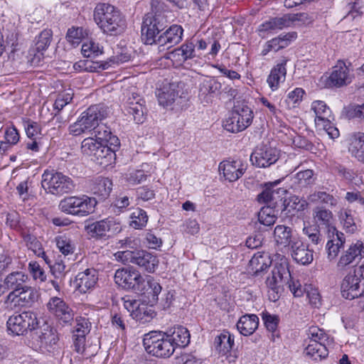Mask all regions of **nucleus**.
Instances as JSON below:
<instances>
[{
    "mask_svg": "<svg viewBox=\"0 0 364 364\" xmlns=\"http://www.w3.org/2000/svg\"><path fill=\"white\" fill-rule=\"evenodd\" d=\"M114 278L118 286L124 289L147 294L148 298H151V302L158 301V296L162 289L159 283L152 277L142 276L139 271L132 267L117 269Z\"/></svg>",
    "mask_w": 364,
    "mask_h": 364,
    "instance_id": "nucleus-1",
    "label": "nucleus"
},
{
    "mask_svg": "<svg viewBox=\"0 0 364 364\" xmlns=\"http://www.w3.org/2000/svg\"><path fill=\"white\" fill-rule=\"evenodd\" d=\"M94 20L103 33L117 35L126 28V20L119 9L108 4H98L94 10Z\"/></svg>",
    "mask_w": 364,
    "mask_h": 364,
    "instance_id": "nucleus-2",
    "label": "nucleus"
},
{
    "mask_svg": "<svg viewBox=\"0 0 364 364\" xmlns=\"http://www.w3.org/2000/svg\"><path fill=\"white\" fill-rule=\"evenodd\" d=\"M108 115L107 107L102 105H94L83 112L78 119L69 127V132L73 136L94 131L99 122Z\"/></svg>",
    "mask_w": 364,
    "mask_h": 364,
    "instance_id": "nucleus-3",
    "label": "nucleus"
},
{
    "mask_svg": "<svg viewBox=\"0 0 364 364\" xmlns=\"http://www.w3.org/2000/svg\"><path fill=\"white\" fill-rule=\"evenodd\" d=\"M41 186L47 193L57 196L70 193L75 188L72 178L54 170L44 171Z\"/></svg>",
    "mask_w": 364,
    "mask_h": 364,
    "instance_id": "nucleus-4",
    "label": "nucleus"
},
{
    "mask_svg": "<svg viewBox=\"0 0 364 364\" xmlns=\"http://www.w3.org/2000/svg\"><path fill=\"white\" fill-rule=\"evenodd\" d=\"M143 345L147 353L156 357H170L175 348L164 332L151 331L144 335Z\"/></svg>",
    "mask_w": 364,
    "mask_h": 364,
    "instance_id": "nucleus-5",
    "label": "nucleus"
},
{
    "mask_svg": "<svg viewBox=\"0 0 364 364\" xmlns=\"http://www.w3.org/2000/svg\"><path fill=\"white\" fill-rule=\"evenodd\" d=\"M114 256L119 262L134 264L150 273L155 271L159 264L157 257L145 250L119 251Z\"/></svg>",
    "mask_w": 364,
    "mask_h": 364,
    "instance_id": "nucleus-6",
    "label": "nucleus"
},
{
    "mask_svg": "<svg viewBox=\"0 0 364 364\" xmlns=\"http://www.w3.org/2000/svg\"><path fill=\"white\" fill-rule=\"evenodd\" d=\"M96 204L95 198L87 196H70L61 200L58 207L65 213L83 217L93 213Z\"/></svg>",
    "mask_w": 364,
    "mask_h": 364,
    "instance_id": "nucleus-7",
    "label": "nucleus"
},
{
    "mask_svg": "<svg viewBox=\"0 0 364 364\" xmlns=\"http://www.w3.org/2000/svg\"><path fill=\"white\" fill-rule=\"evenodd\" d=\"M253 112L246 105L237 102L230 116L223 122L224 128L230 132L237 133L247 129L252 123Z\"/></svg>",
    "mask_w": 364,
    "mask_h": 364,
    "instance_id": "nucleus-8",
    "label": "nucleus"
},
{
    "mask_svg": "<svg viewBox=\"0 0 364 364\" xmlns=\"http://www.w3.org/2000/svg\"><path fill=\"white\" fill-rule=\"evenodd\" d=\"M166 23L167 21L164 14L154 15L153 13L146 14L141 26V35L145 43L156 44L158 36L166 28Z\"/></svg>",
    "mask_w": 364,
    "mask_h": 364,
    "instance_id": "nucleus-9",
    "label": "nucleus"
},
{
    "mask_svg": "<svg viewBox=\"0 0 364 364\" xmlns=\"http://www.w3.org/2000/svg\"><path fill=\"white\" fill-rule=\"evenodd\" d=\"M38 326L37 316L31 311L14 314L7 321L8 331L17 336L23 335L28 330L36 329Z\"/></svg>",
    "mask_w": 364,
    "mask_h": 364,
    "instance_id": "nucleus-10",
    "label": "nucleus"
},
{
    "mask_svg": "<svg viewBox=\"0 0 364 364\" xmlns=\"http://www.w3.org/2000/svg\"><path fill=\"white\" fill-rule=\"evenodd\" d=\"M38 290L28 284L14 294H8L4 304L10 307H31L38 299Z\"/></svg>",
    "mask_w": 364,
    "mask_h": 364,
    "instance_id": "nucleus-11",
    "label": "nucleus"
},
{
    "mask_svg": "<svg viewBox=\"0 0 364 364\" xmlns=\"http://www.w3.org/2000/svg\"><path fill=\"white\" fill-rule=\"evenodd\" d=\"M364 257V243L358 240L351 244L348 248L344 250L336 264V267L339 272L346 271L348 268L355 266Z\"/></svg>",
    "mask_w": 364,
    "mask_h": 364,
    "instance_id": "nucleus-12",
    "label": "nucleus"
},
{
    "mask_svg": "<svg viewBox=\"0 0 364 364\" xmlns=\"http://www.w3.org/2000/svg\"><path fill=\"white\" fill-rule=\"evenodd\" d=\"M127 113L132 115L136 124H142L146 119V108L144 99L136 92H131L124 103Z\"/></svg>",
    "mask_w": 364,
    "mask_h": 364,
    "instance_id": "nucleus-13",
    "label": "nucleus"
},
{
    "mask_svg": "<svg viewBox=\"0 0 364 364\" xmlns=\"http://www.w3.org/2000/svg\"><path fill=\"white\" fill-rule=\"evenodd\" d=\"M88 233L93 237H102L107 233L117 234L122 230L120 223L114 218H107L87 226Z\"/></svg>",
    "mask_w": 364,
    "mask_h": 364,
    "instance_id": "nucleus-14",
    "label": "nucleus"
},
{
    "mask_svg": "<svg viewBox=\"0 0 364 364\" xmlns=\"http://www.w3.org/2000/svg\"><path fill=\"white\" fill-rule=\"evenodd\" d=\"M218 169L225 180L230 182L237 181L247 170V164L240 159L225 160L220 163Z\"/></svg>",
    "mask_w": 364,
    "mask_h": 364,
    "instance_id": "nucleus-15",
    "label": "nucleus"
},
{
    "mask_svg": "<svg viewBox=\"0 0 364 364\" xmlns=\"http://www.w3.org/2000/svg\"><path fill=\"white\" fill-rule=\"evenodd\" d=\"M278 159L277 150L267 145L257 148L250 156L252 164L259 168L269 167L274 164Z\"/></svg>",
    "mask_w": 364,
    "mask_h": 364,
    "instance_id": "nucleus-16",
    "label": "nucleus"
},
{
    "mask_svg": "<svg viewBox=\"0 0 364 364\" xmlns=\"http://www.w3.org/2000/svg\"><path fill=\"white\" fill-rule=\"evenodd\" d=\"M97 281V271L94 268H88L77 273L73 284L76 290L81 294H85L95 287Z\"/></svg>",
    "mask_w": 364,
    "mask_h": 364,
    "instance_id": "nucleus-17",
    "label": "nucleus"
},
{
    "mask_svg": "<svg viewBox=\"0 0 364 364\" xmlns=\"http://www.w3.org/2000/svg\"><path fill=\"white\" fill-rule=\"evenodd\" d=\"M183 29L181 26L173 24L158 36L157 45L159 51L170 48L178 44L183 38Z\"/></svg>",
    "mask_w": 364,
    "mask_h": 364,
    "instance_id": "nucleus-18",
    "label": "nucleus"
},
{
    "mask_svg": "<svg viewBox=\"0 0 364 364\" xmlns=\"http://www.w3.org/2000/svg\"><path fill=\"white\" fill-rule=\"evenodd\" d=\"M222 89V84L215 77L204 79L199 85L198 97L201 103L209 104L218 96Z\"/></svg>",
    "mask_w": 364,
    "mask_h": 364,
    "instance_id": "nucleus-19",
    "label": "nucleus"
},
{
    "mask_svg": "<svg viewBox=\"0 0 364 364\" xmlns=\"http://www.w3.org/2000/svg\"><path fill=\"white\" fill-rule=\"evenodd\" d=\"M291 273L289 269V264L286 259H281L280 263H277L272 271V276L267 279V287H273L276 285L282 286L291 280Z\"/></svg>",
    "mask_w": 364,
    "mask_h": 364,
    "instance_id": "nucleus-20",
    "label": "nucleus"
},
{
    "mask_svg": "<svg viewBox=\"0 0 364 364\" xmlns=\"http://www.w3.org/2000/svg\"><path fill=\"white\" fill-rule=\"evenodd\" d=\"M328 240L326 245L327 257L330 261L338 256L341 249L346 242L344 234L338 231L335 227H330L328 230Z\"/></svg>",
    "mask_w": 364,
    "mask_h": 364,
    "instance_id": "nucleus-21",
    "label": "nucleus"
},
{
    "mask_svg": "<svg viewBox=\"0 0 364 364\" xmlns=\"http://www.w3.org/2000/svg\"><path fill=\"white\" fill-rule=\"evenodd\" d=\"M47 308L50 314L63 323H68L73 318V311L61 298H50Z\"/></svg>",
    "mask_w": 364,
    "mask_h": 364,
    "instance_id": "nucleus-22",
    "label": "nucleus"
},
{
    "mask_svg": "<svg viewBox=\"0 0 364 364\" xmlns=\"http://www.w3.org/2000/svg\"><path fill=\"white\" fill-rule=\"evenodd\" d=\"M353 74L343 60H338L329 76V83L335 87H341L351 82Z\"/></svg>",
    "mask_w": 364,
    "mask_h": 364,
    "instance_id": "nucleus-23",
    "label": "nucleus"
},
{
    "mask_svg": "<svg viewBox=\"0 0 364 364\" xmlns=\"http://www.w3.org/2000/svg\"><path fill=\"white\" fill-rule=\"evenodd\" d=\"M360 280L355 274L350 272L343 279L341 283L342 296L347 299H353L358 298L362 295L363 291L360 289Z\"/></svg>",
    "mask_w": 364,
    "mask_h": 364,
    "instance_id": "nucleus-24",
    "label": "nucleus"
},
{
    "mask_svg": "<svg viewBox=\"0 0 364 364\" xmlns=\"http://www.w3.org/2000/svg\"><path fill=\"white\" fill-rule=\"evenodd\" d=\"M274 239L277 245L290 248L299 237L291 228L278 225L274 230Z\"/></svg>",
    "mask_w": 364,
    "mask_h": 364,
    "instance_id": "nucleus-25",
    "label": "nucleus"
},
{
    "mask_svg": "<svg viewBox=\"0 0 364 364\" xmlns=\"http://www.w3.org/2000/svg\"><path fill=\"white\" fill-rule=\"evenodd\" d=\"M8 294H14L28 284V275L22 271H14L7 274L4 279Z\"/></svg>",
    "mask_w": 364,
    "mask_h": 364,
    "instance_id": "nucleus-26",
    "label": "nucleus"
},
{
    "mask_svg": "<svg viewBox=\"0 0 364 364\" xmlns=\"http://www.w3.org/2000/svg\"><path fill=\"white\" fill-rule=\"evenodd\" d=\"M166 336L173 344L176 349L177 347L183 348L190 343V333L188 330L181 326H173L164 332Z\"/></svg>",
    "mask_w": 364,
    "mask_h": 364,
    "instance_id": "nucleus-27",
    "label": "nucleus"
},
{
    "mask_svg": "<svg viewBox=\"0 0 364 364\" xmlns=\"http://www.w3.org/2000/svg\"><path fill=\"white\" fill-rule=\"evenodd\" d=\"M296 37V34L295 33L281 34L279 36L266 42L261 54L264 56L270 51L277 52L279 50L287 47L290 42L295 39Z\"/></svg>",
    "mask_w": 364,
    "mask_h": 364,
    "instance_id": "nucleus-28",
    "label": "nucleus"
},
{
    "mask_svg": "<svg viewBox=\"0 0 364 364\" xmlns=\"http://www.w3.org/2000/svg\"><path fill=\"white\" fill-rule=\"evenodd\" d=\"M287 59L283 58L271 70L267 77V82L272 91L277 90L281 82H284L287 75L286 65Z\"/></svg>",
    "mask_w": 364,
    "mask_h": 364,
    "instance_id": "nucleus-29",
    "label": "nucleus"
},
{
    "mask_svg": "<svg viewBox=\"0 0 364 364\" xmlns=\"http://www.w3.org/2000/svg\"><path fill=\"white\" fill-rule=\"evenodd\" d=\"M291 257L297 263L307 265L311 263L314 259L313 252L299 238L290 247Z\"/></svg>",
    "mask_w": 364,
    "mask_h": 364,
    "instance_id": "nucleus-30",
    "label": "nucleus"
},
{
    "mask_svg": "<svg viewBox=\"0 0 364 364\" xmlns=\"http://www.w3.org/2000/svg\"><path fill=\"white\" fill-rule=\"evenodd\" d=\"M271 264L272 259L268 253L258 252L250 259L248 269L250 273L259 275L268 269Z\"/></svg>",
    "mask_w": 364,
    "mask_h": 364,
    "instance_id": "nucleus-31",
    "label": "nucleus"
},
{
    "mask_svg": "<svg viewBox=\"0 0 364 364\" xmlns=\"http://www.w3.org/2000/svg\"><path fill=\"white\" fill-rule=\"evenodd\" d=\"M292 21L293 20L288 16L272 18L262 23L259 26L258 31L260 36L266 32L274 33L290 26Z\"/></svg>",
    "mask_w": 364,
    "mask_h": 364,
    "instance_id": "nucleus-32",
    "label": "nucleus"
},
{
    "mask_svg": "<svg viewBox=\"0 0 364 364\" xmlns=\"http://www.w3.org/2000/svg\"><path fill=\"white\" fill-rule=\"evenodd\" d=\"M259 318L255 314H245L237 323L239 332L245 336L252 335L258 328Z\"/></svg>",
    "mask_w": 364,
    "mask_h": 364,
    "instance_id": "nucleus-33",
    "label": "nucleus"
},
{
    "mask_svg": "<svg viewBox=\"0 0 364 364\" xmlns=\"http://www.w3.org/2000/svg\"><path fill=\"white\" fill-rule=\"evenodd\" d=\"M311 109L314 112L315 124L317 127L321 126H326L328 124V117L331 115V110L329 107L323 101L316 100L312 102Z\"/></svg>",
    "mask_w": 364,
    "mask_h": 364,
    "instance_id": "nucleus-34",
    "label": "nucleus"
},
{
    "mask_svg": "<svg viewBox=\"0 0 364 364\" xmlns=\"http://www.w3.org/2000/svg\"><path fill=\"white\" fill-rule=\"evenodd\" d=\"M36 341L40 348L47 349L57 343L58 336L55 330L46 326L43 330L37 332Z\"/></svg>",
    "mask_w": 364,
    "mask_h": 364,
    "instance_id": "nucleus-35",
    "label": "nucleus"
},
{
    "mask_svg": "<svg viewBox=\"0 0 364 364\" xmlns=\"http://www.w3.org/2000/svg\"><path fill=\"white\" fill-rule=\"evenodd\" d=\"M328 346L326 343L310 341L304 350V353L313 360H321L328 355Z\"/></svg>",
    "mask_w": 364,
    "mask_h": 364,
    "instance_id": "nucleus-36",
    "label": "nucleus"
},
{
    "mask_svg": "<svg viewBox=\"0 0 364 364\" xmlns=\"http://www.w3.org/2000/svg\"><path fill=\"white\" fill-rule=\"evenodd\" d=\"M112 189V183L107 178H97L92 183L91 191L95 195L101 197L102 199L109 196Z\"/></svg>",
    "mask_w": 364,
    "mask_h": 364,
    "instance_id": "nucleus-37",
    "label": "nucleus"
},
{
    "mask_svg": "<svg viewBox=\"0 0 364 364\" xmlns=\"http://www.w3.org/2000/svg\"><path fill=\"white\" fill-rule=\"evenodd\" d=\"M349 151L358 161L364 163L363 133H355L351 136Z\"/></svg>",
    "mask_w": 364,
    "mask_h": 364,
    "instance_id": "nucleus-38",
    "label": "nucleus"
},
{
    "mask_svg": "<svg viewBox=\"0 0 364 364\" xmlns=\"http://www.w3.org/2000/svg\"><path fill=\"white\" fill-rule=\"evenodd\" d=\"M23 241L28 250L37 257L43 258L46 264H50V260L43 250L42 244L36 236L26 234L23 235Z\"/></svg>",
    "mask_w": 364,
    "mask_h": 364,
    "instance_id": "nucleus-39",
    "label": "nucleus"
},
{
    "mask_svg": "<svg viewBox=\"0 0 364 364\" xmlns=\"http://www.w3.org/2000/svg\"><path fill=\"white\" fill-rule=\"evenodd\" d=\"M308 200L312 203H321L331 208L336 207L338 203L337 198L326 191H315L308 196Z\"/></svg>",
    "mask_w": 364,
    "mask_h": 364,
    "instance_id": "nucleus-40",
    "label": "nucleus"
},
{
    "mask_svg": "<svg viewBox=\"0 0 364 364\" xmlns=\"http://www.w3.org/2000/svg\"><path fill=\"white\" fill-rule=\"evenodd\" d=\"M338 216L343 229L350 233H353L357 230L352 210L348 208H342L338 213Z\"/></svg>",
    "mask_w": 364,
    "mask_h": 364,
    "instance_id": "nucleus-41",
    "label": "nucleus"
},
{
    "mask_svg": "<svg viewBox=\"0 0 364 364\" xmlns=\"http://www.w3.org/2000/svg\"><path fill=\"white\" fill-rule=\"evenodd\" d=\"M313 219L314 222L319 225L328 226V228L331 227V222L333 219L332 212L323 207L317 206L314 208Z\"/></svg>",
    "mask_w": 364,
    "mask_h": 364,
    "instance_id": "nucleus-42",
    "label": "nucleus"
},
{
    "mask_svg": "<svg viewBox=\"0 0 364 364\" xmlns=\"http://www.w3.org/2000/svg\"><path fill=\"white\" fill-rule=\"evenodd\" d=\"M215 346L216 349L223 354H226L232 348L234 344V338H232L230 333L224 331L215 339Z\"/></svg>",
    "mask_w": 364,
    "mask_h": 364,
    "instance_id": "nucleus-43",
    "label": "nucleus"
},
{
    "mask_svg": "<svg viewBox=\"0 0 364 364\" xmlns=\"http://www.w3.org/2000/svg\"><path fill=\"white\" fill-rule=\"evenodd\" d=\"M155 316L156 313L152 308L144 304H139L132 314L133 318L143 323L150 321Z\"/></svg>",
    "mask_w": 364,
    "mask_h": 364,
    "instance_id": "nucleus-44",
    "label": "nucleus"
},
{
    "mask_svg": "<svg viewBox=\"0 0 364 364\" xmlns=\"http://www.w3.org/2000/svg\"><path fill=\"white\" fill-rule=\"evenodd\" d=\"M53 32L50 29H44L36 38L35 47L38 53L46 50L52 41Z\"/></svg>",
    "mask_w": 364,
    "mask_h": 364,
    "instance_id": "nucleus-45",
    "label": "nucleus"
},
{
    "mask_svg": "<svg viewBox=\"0 0 364 364\" xmlns=\"http://www.w3.org/2000/svg\"><path fill=\"white\" fill-rule=\"evenodd\" d=\"M277 218V211L269 206L262 208L258 213V220L264 225L270 226L274 225Z\"/></svg>",
    "mask_w": 364,
    "mask_h": 364,
    "instance_id": "nucleus-46",
    "label": "nucleus"
},
{
    "mask_svg": "<svg viewBox=\"0 0 364 364\" xmlns=\"http://www.w3.org/2000/svg\"><path fill=\"white\" fill-rule=\"evenodd\" d=\"M56 246L65 256L72 255L75 250L74 242L65 235H60L55 238Z\"/></svg>",
    "mask_w": 364,
    "mask_h": 364,
    "instance_id": "nucleus-47",
    "label": "nucleus"
},
{
    "mask_svg": "<svg viewBox=\"0 0 364 364\" xmlns=\"http://www.w3.org/2000/svg\"><path fill=\"white\" fill-rule=\"evenodd\" d=\"M82 54L87 58H95L102 53V47L92 40H87L82 45Z\"/></svg>",
    "mask_w": 364,
    "mask_h": 364,
    "instance_id": "nucleus-48",
    "label": "nucleus"
},
{
    "mask_svg": "<svg viewBox=\"0 0 364 364\" xmlns=\"http://www.w3.org/2000/svg\"><path fill=\"white\" fill-rule=\"evenodd\" d=\"M308 335L310 338V341L326 343L328 346H331L333 342V339L329 338L323 329L316 326L310 327Z\"/></svg>",
    "mask_w": 364,
    "mask_h": 364,
    "instance_id": "nucleus-49",
    "label": "nucleus"
},
{
    "mask_svg": "<svg viewBox=\"0 0 364 364\" xmlns=\"http://www.w3.org/2000/svg\"><path fill=\"white\" fill-rule=\"evenodd\" d=\"M148 221L146 213L141 209L136 208L131 215L130 225L135 229H141L144 227Z\"/></svg>",
    "mask_w": 364,
    "mask_h": 364,
    "instance_id": "nucleus-50",
    "label": "nucleus"
},
{
    "mask_svg": "<svg viewBox=\"0 0 364 364\" xmlns=\"http://www.w3.org/2000/svg\"><path fill=\"white\" fill-rule=\"evenodd\" d=\"M178 95V92L174 89L169 87L158 94V100L163 107H168L175 102Z\"/></svg>",
    "mask_w": 364,
    "mask_h": 364,
    "instance_id": "nucleus-51",
    "label": "nucleus"
},
{
    "mask_svg": "<svg viewBox=\"0 0 364 364\" xmlns=\"http://www.w3.org/2000/svg\"><path fill=\"white\" fill-rule=\"evenodd\" d=\"M102 143L96 138L88 137L82 142L81 149L84 154L92 156Z\"/></svg>",
    "mask_w": 364,
    "mask_h": 364,
    "instance_id": "nucleus-52",
    "label": "nucleus"
},
{
    "mask_svg": "<svg viewBox=\"0 0 364 364\" xmlns=\"http://www.w3.org/2000/svg\"><path fill=\"white\" fill-rule=\"evenodd\" d=\"M87 35V32L81 27H73L69 28L66 35V38L73 46L78 45L80 41Z\"/></svg>",
    "mask_w": 364,
    "mask_h": 364,
    "instance_id": "nucleus-53",
    "label": "nucleus"
},
{
    "mask_svg": "<svg viewBox=\"0 0 364 364\" xmlns=\"http://www.w3.org/2000/svg\"><path fill=\"white\" fill-rule=\"evenodd\" d=\"M314 171L311 169L299 171L296 174L295 181L300 187L311 185L314 183Z\"/></svg>",
    "mask_w": 364,
    "mask_h": 364,
    "instance_id": "nucleus-54",
    "label": "nucleus"
},
{
    "mask_svg": "<svg viewBox=\"0 0 364 364\" xmlns=\"http://www.w3.org/2000/svg\"><path fill=\"white\" fill-rule=\"evenodd\" d=\"M28 269L34 280H38L41 282L46 281V274L37 262H29Z\"/></svg>",
    "mask_w": 364,
    "mask_h": 364,
    "instance_id": "nucleus-55",
    "label": "nucleus"
},
{
    "mask_svg": "<svg viewBox=\"0 0 364 364\" xmlns=\"http://www.w3.org/2000/svg\"><path fill=\"white\" fill-rule=\"evenodd\" d=\"M90 331V323L85 318L80 317L76 319V326L75 327L73 336H84Z\"/></svg>",
    "mask_w": 364,
    "mask_h": 364,
    "instance_id": "nucleus-56",
    "label": "nucleus"
},
{
    "mask_svg": "<svg viewBox=\"0 0 364 364\" xmlns=\"http://www.w3.org/2000/svg\"><path fill=\"white\" fill-rule=\"evenodd\" d=\"M303 232L314 245H318L322 240V236L320 233V230L314 225L304 227Z\"/></svg>",
    "mask_w": 364,
    "mask_h": 364,
    "instance_id": "nucleus-57",
    "label": "nucleus"
},
{
    "mask_svg": "<svg viewBox=\"0 0 364 364\" xmlns=\"http://www.w3.org/2000/svg\"><path fill=\"white\" fill-rule=\"evenodd\" d=\"M95 137L102 144L107 141V138L111 136V129L104 124H99V125L93 131Z\"/></svg>",
    "mask_w": 364,
    "mask_h": 364,
    "instance_id": "nucleus-58",
    "label": "nucleus"
},
{
    "mask_svg": "<svg viewBox=\"0 0 364 364\" xmlns=\"http://www.w3.org/2000/svg\"><path fill=\"white\" fill-rule=\"evenodd\" d=\"M304 93L305 92L302 88H295L294 90L288 93L285 102L287 103L289 107L290 105H292L294 107L296 104L300 102L302 100Z\"/></svg>",
    "mask_w": 364,
    "mask_h": 364,
    "instance_id": "nucleus-59",
    "label": "nucleus"
},
{
    "mask_svg": "<svg viewBox=\"0 0 364 364\" xmlns=\"http://www.w3.org/2000/svg\"><path fill=\"white\" fill-rule=\"evenodd\" d=\"M262 320L269 331L274 332L276 331L279 323V318L277 316L272 315L268 312H264L262 314Z\"/></svg>",
    "mask_w": 364,
    "mask_h": 364,
    "instance_id": "nucleus-60",
    "label": "nucleus"
},
{
    "mask_svg": "<svg viewBox=\"0 0 364 364\" xmlns=\"http://www.w3.org/2000/svg\"><path fill=\"white\" fill-rule=\"evenodd\" d=\"M114 154V150L111 146H108L107 144H102L96 152H94L93 156L97 160L103 159H111Z\"/></svg>",
    "mask_w": 364,
    "mask_h": 364,
    "instance_id": "nucleus-61",
    "label": "nucleus"
},
{
    "mask_svg": "<svg viewBox=\"0 0 364 364\" xmlns=\"http://www.w3.org/2000/svg\"><path fill=\"white\" fill-rule=\"evenodd\" d=\"M288 284V287L291 292L296 297H300L303 296L304 293L306 291V289L304 288L299 280L294 279L292 276H291V280L289 282H287Z\"/></svg>",
    "mask_w": 364,
    "mask_h": 364,
    "instance_id": "nucleus-62",
    "label": "nucleus"
},
{
    "mask_svg": "<svg viewBox=\"0 0 364 364\" xmlns=\"http://www.w3.org/2000/svg\"><path fill=\"white\" fill-rule=\"evenodd\" d=\"M348 115L351 118L364 119V102L360 105H353L348 107Z\"/></svg>",
    "mask_w": 364,
    "mask_h": 364,
    "instance_id": "nucleus-63",
    "label": "nucleus"
},
{
    "mask_svg": "<svg viewBox=\"0 0 364 364\" xmlns=\"http://www.w3.org/2000/svg\"><path fill=\"white\" fill-rule=\"evenodd\" d=\"M146 176L142 170H136L129 173L127 181L132 185H136L145 181Z\"/></svg>",
    "mask_w": 364,
    "mask_h": 364,
    "instance_id": "nucleus-64",
    "label": "nucleus"
}]
</instances>
